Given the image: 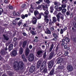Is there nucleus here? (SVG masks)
Wrapping results in <instances>:
<instances>
[{"label":"nucleus","mask_w":76,"mask_h":76,"mask_svg":"<svg viewBox=\"0 0 76 76\" xmlns=\"http://www.w3.org/2000/svg\"><path fill=\"white\" fill-rule=\"evenodd\" d=\"M21 57L22 59L25 58V55L24 54H23V55H22Z\"/></svg>","instance_id":"53"},{"label":"nucleus","mask_w":76,"mask_h":76,"mask_svg":"<svg viewBox=\"0 0 76 76\" xmlns=\"http://www.w3.org/2000/svg\"><path fill=\"white\" fill-rule=\"evenodd\" d=\"M45 34H51V31L50 30H48L47 31H45Z\"/></svg>","instance_id":"20"},{"label":"nucleus","mask_w":76,"mask_h":76,"mask_svg":"<svg viewBox=\"0 0 76 76\" xmlns=\"http://www.w3.org/2000/svg\"><path fill=\"white\" fill-rule=\"evenodd\" d=\"M57 37H55L54 38H53V39L52 40L53 41H56L57 40Z\"/></svg>","instance_id":"46"},{"label":"nucleus","mask_w":76,"mask_h":76,"mask_svg":"<svg viewBox=\"0 0 76 76\" xmlns=\"http://www.w3.org/2000/svg\"><path fill=\"white\" fill-rule=\"evenodd\" d=\"M13 8L12 5H10L9 6V9H13Z\"/></svg>","instance_id":"42"},{"label":"nucleus","mask_w":76,"mask_h":76,"mask_svg":"<svg viewBox=\"0 0 76 76\" xmlns=\"http://www.w3.org/2000/svg\"><path fill=\"white\" fill-rule=\"evenodd\" d=\"M23 59L24 61H25V62H26V61H27V59H26V58H23Z\"/></svg>","instance_id":"48"},{"label":"nucleus","mask_w":76,"mask_h":76,"mask_svg":"<svg viewBox=\"0 0 76 76\" xmlns=\"http://www.w3.org/2000/svg\"><path fill=\"white\" fill-rule=\"evenodd\" d=\"M53 36L54 37V38H58V35H57V34H55L54 33H53Z\"/></svg>","instance_id":"30"},{"label":"nucleus","mask_w":76,"mask_h":76,"mask_svg":"<svg viewBox=\"0 0 76 76\" xmlns=\"http://www.w3.org/2000/svg\"><path fill=\"white\" fill-rule=\"evenodd\" d=\"M51 30L52 31V34H53V32H54V28L53 27H52L50 28Z\"/></svg>","instance_id":"33"},{"label":"nucleus","mask_w":76,"mask_h":76,"mask_svg":"<svg viewBox=\"0 0 76 76\" xmlns=\"http://www.w3.org/2000/svg\"><path fill=\"white\" fill-rule=\"evenodd\" d=\"M46 52H45L43 56V58L44 59H45V60H46V59H47V58H48L47 55L46 54Z\"/></svg>","instance_id":"15"},{"label":"nucleus","mask_w":76,"mask_h":76,"mask_svg":"<svg viewBox=\"0 0 76 76\" xmlns=\"http://www.w3.org/2000/svg\"><path fill=\"white\" fill-rule=\"evenodd\" d=\"M56 53H57V55H58V54H59V53H60V50H59L58 52V51H57V52H56Z\"/></svg>","instance_id":"55"},{"label":"nucleus","mask_w":76,"mask_h":76,"mask_svg":"<svg viewBox=\"0 0 76 76\" xmlns=\"http://www.w3.org/2000/svg\"><path fill=\"white\" fill-rule=\"evenodd\" d=\"M40 66H41L40 65H39L38 64H37V68H39V67H40Z\"/></svg>","instance_id":"60"},{"label":"nucleus","mask_w":76,"mask_h":76,"mask_svg":"<svg viewBox=\"0 0 76 76\" xmlns=\"http://www.w3.org/2000/svg\"><path fill=\"white\" fill-rule=\"evenodd\" d=\"M32 45H30L29 46V48H30V49H32Z\"/></svg>","instance_id":"61"},{"label":"nucleus","mask_w":76,"mask_h":76,"mask_svg":"<svg viewBox=\"0 0 76 76\" xmlns=\"http://www.w3.org/2000/svg\"><path fill=\"white\" fill-rule=\"evenodd\" d=\"M42 7L44 10H48V7H45L44 5H42Z\"/></svg>","instance_id":"21"},{"label":"nucleus","mask_w":76,"mask_h":76,"mask_svg":"<svg viewBox=\"0 0 76 76\" xmlns=\"http://www.w3.org/2000/svg\"><path fill=\"white\" fill-rule=\"evenodd\" d=\"M25 6H26V4H23L21 6V7L22 8H24Z\"/></svg>","instance_id":"50"},{"label":"nucleus","mask_w":76,"mask_h":76,"mask_svg":"<svg viewBox=\"0 0 76 76\" xmlns=\"http://www.w3.org/2000/svg\"><path fill=\"white\" fill-rule=\"evenodd\" d=\"M48 11V10H46L45 11V12H44V13L46 15H48L49 13Z\"/></svg>","instance_id":"37"},{"label":"nucleus","mask_w":76,"mask_h":76,"mask_svg":"<svg viewBox=\"0 0 76 76\" xmlns=\"http://www.w3.org/2000/svg\"><path fill=\"white\" fill-rule=\"evenodd\" d=\"M73 25L75 28H76V22L73 23Z\"/></svg>","instance_id":"63"},{"label":"nucleus","mask_w":76,"mask_h":76,"mask_svg":"<svg viewBox=\"0 0 76 76\" xmlns=\"http://www.w3.org/2000/svg\"><path fill=\"white\" fill-rule=\"evenodd\" d=\"M42 72H43L44 73H48V72H47V68H45L44 69Z\"/></svg>","instance_id":"26"},{"label":"nucleus","mask_w":76,"mask_h":76,"mask_svg":"<svg viewBox=\"0 0 76 76\" xmlns=\"http://www.w3.org/2000/svg\"><path fill=\"white\" fill-rule=\"evenodd\" d=\"M41 61H40V60H39L38 61L37 64H39V65H41Z\"/></svg>","instance_id":"41"},{"label":"nucleus","mask_w":76,"mask_h":76,"mask_svg":"<svg viewBox=\"0 0 76 76\" xmlns=\"http://www.w3.org/2000/svg\"><path fill=\"white\" fill-rule=\"evenodd\" d=\"M27 44V42L26 41H24L22 47L23 48H25V47L26 46V45Z\"/></svg>","instance_id":"18"},{"label":"nucleus","mask_w":76,"mask_h":76,"mask_svg":"<svg viewBox=\"0 0 76 76\" xmlns=\"http://www.w3.org/2000/svg\"><path fill=\"white\" fill-rule=\"evenodd\" d=\"M28 60L29 61H32L34 60V54L31 53L29 54L28 58Z\"/></svg>","instance_id":"3"},{"label":"nucleus","mask_w":76,"mask_h":76,"mask_svg":"<svg viewBox=\"0 0 76 76\" xmlns=\"http://www.w3.org/2000/svg\"><path fill=\"white\" fill-rule=\"evenodd\" d=\"M12 24L15 25H16V21H13L12 22Z\"/></svg>","instance_id":"54"},{"label":"nucleus","mask_w":76,"mask_h":76,"mask_svg":"<svg viewBox=\"0 0 76 76\" xmlns=\"http://www.w3.org/2000/svg\"><path fill=\"white\" fill-rule=\"evenodd\" d=\"M37 9H40V10H41V6L40 5H39L38 7H37Z\"/></svg>","instance_id":"40"},{"label":"nucleus","mask_w":76,"mask_h":76,"mask_svg":"<svg viewBox=\"0 0 76 76\" xmlns=\"http://www.w3.org/2000/svg\"><path fill=\"white\" fill-rule=\"evenodd\" d=\"M58 5H56L55 7V8L57 11V10H58Z\"/></svg>","instance_id":"47"},{"label":"nucleus","mask_w":76,"mask_h":76,"mask_svg":"<svg viewBox=\"0 0 76 76\" xmlns=\"http://www.w3.org/2000/svg\"><path fill=\"white\" fill-rule=\"evenodd\" d=\"M8 2H9V0H5L4 1L5 3H7Z\"/></svg>","instance_id":"59"},{"label":"nucleus","mask_w":76,"mask_h":76,"mask_svg":"<svg viewBox=\"0 0 76 76\" xmlns=\"http://www.w3.org/2000/svg\"><path fill=\"white\" fill-rule=\"evenodd\" d=\"M53 18V21H52V23H56L57 21V18L55 17H53L52 18Z\"/></svg>","instance_id":"14"},{"label":"nucleus","mask_w":76,"mask_h":76,"mask_svg":"<svg viewBox=\"0 0 76 76\" xmlns=\"http://www.w3.org/2000/svg\"><path fill=\"white\" fill-rule=\"evenodd\" d=\"M30 33L32 34V35H36V33L35 32V31H31Z\"/></svg>","instance_id":"27"},{"label":"nucleus","mask_w":76,"mask_h":76,"mask_svg":"<svg viewBox=\"0 0 76 76\" xmlns=\"http://www.w3.org/2000/svg\"><path fill=\"white\" fill-rule=\"evenodd\" d=\"M61 16L60 17V16ZM56 17L57 18V19L58 22H60V18L62 20H64V15L62 14L61 12H59L58 14L56 15Z\"/></svg>","instance_id":"2"},{"label":"nucleus","mask_w":76,"mask_h":76,"mask_svg":"<svg viewBox=\"0 0 76 76\" xmlns=\"http://www.w3.org/2000/svg\"><path fill=\"white\" fill-rule=\"evenodd\" d=\"M35 69V66H32L31 67L30 69V73H33V72H34Z\"/></svg>","instance_id":"9"},{"label":"nucleus","mask_w":76,"mask_h":76,"mask_svg":"<svg viewBox=\"0 0 76 76\" xmlns=\"http://www.w3.org/2000/svg\"><path fill=\"white\" fill-rule=\"evenodd\" d=\"M23 49L22 48H20L19 50V52L20 54H22L23 53Z\"/></svg>","instance_id":"17"},{"label":"nucleus","mask_w":76,"mask_h":76,"mask_svg":"<svg viewBox=\"0 0 76 76\" xmlns=\"http://www.w3.org/2000/svg\"><path fill=\"white\" fill-rule=\"evenodd\" d=\"M50 9L51 10H54V9H53V6L50 7Z\"/></svg>","instance_id":"56"},{"label":"nucleus","mask_w":76,"mask_h":76,"mask_svg":"<svg viewBox=\"0 0 76 76\" xmlns=\"http://www.w3.org/2000/svg\"><path fill=\"white\" fill-rule=\"evenodd\" d=\"M68 54H69V52L67 51H66L65 52V55L66 56H67L68 55Z\"/></svg>","instance_id":"44"},{"label":"nucleus","mask_w":76,"mask_h":76,"mask_svg":"<svg viewBox=\"0 0 76 76\" xmlns=\"http://www.w3.org/2000/svg\"><path fill=\"white\" fill-rule=\"evenodd\" d=\"M52 22H51V21H50L49 22V25H52Z\"/></svg>","instance_id":"62"},{"label":"nucleus","mask_w":76,"mask_h":76,"mask_svg":"<svg viewBox=\"0 0 76 76\" xmlns=\"http://www.w3.org/2000/svg\"><path fill=\"white\" fill-rule=\"evenodd\" d=\"M37 18L38 19H40L41 18V15H39L38 17H37Z\"/></svg>","instance_id":"39"},{"label":"nucleus","mask_w":76,"mask_h":76,"mask_svg":"<svg viewBox=\"0 0 76 76\" xmlns=\"http://www.w3.org/2000/svg\"><path fill=\"white\" fill-rule=\"evenodd\" d=\"M53 65L54 62L52 61H51L49 62L48 63L49 68V69L51 68L53 66Z\"/></svg>","instance_id":"7"},{"label":"nucleus","mask_w":76,"mask_h":76,"mask_svg":"<svg viewBox=\"0 0 76 76\" xmlns=\"http://www.w3.org/2000/svg\"><path fill=\"white\" fill-rule=\"evenodd\" d=\"M29 52H30V50H29V48H26L25 50V53H26V55L27 56H28L29 54Z\"/></svg>","instance_id":"11"},{"label":"nucleus","mask_w":76,"mask_h":76,"mask_svg":"<svg viewBox=\"0 0 76 76\" xmlns=\"http://www.w3.org/2000/svg\"><path fill=\"white\" fill-rule=\"evenodd\" d=\"M61 7L62 8H66V4H62L61 5Z\"/></svg>","instance_id":"35"},{"label":"nucleus","mask_w":76,"mask_h":76,"mask_svg":"<svg viewBox=\"0 0 76 76\" xmlns=\"http://www.w3.org/2000/svg\"><path fill=\"white\" fill-rule=\"evenodd\" d=\"M54 47V45L53 44H52L51 46L50 47V48L49 49V52H51L52 51V50H53V48Z\"/></svg>","instance_id":"19"},{"label":"nucleus","mask_w":76,"mask_h":76,"mask_svg":"<svg viewBox=\"0 0 76 76\" xmlns=\"http://www.w3.org/2000/svg\"><path fill=\"white\" fill-rule=\"evenodd\" d=\"M70 18H72V16H73V13H71V14L70 15Z\"/></svg>","instance_id":"64"},{"label":"nucleus","mask_w":76,"mask_h":76,"mask_svg":"<svg viewBox=\"0 0 76 76\" xmlns=\"http://www.w3.org/2000/svg\"><path fill=\"white\" fill-rule=\"evenodd\" d=\"M66 10H66V9H64L62 10L61 12H62V13H66Z\"/></svg>","instance_id":"31"},{"label":"nucleus","mask_w":76,"mask_h":76,"mask_svg":"<svg viewBox=\"0 0 76 76\" xmlns=\"http://www.w3.org/2000/svg\"><path fill=\"white\" fill-rule=\"evenodd\" d=\"M12 49H13V44H11L9 46L8 50L9 51H10Z\"/></svg>","instance_id":"16"},{"label":"nucleus","mask_w":76,"mask_h":76,"mask_svg":"<svg viewBox=\"0 0 76 76\" xmlns=\"http://www.w3.org/2000/svg\"><path fill=\"white\" fill-rule=\"evenodd\" d=\"M67 70L69 72H72L74 70L73 67L72 65H68L67 66Z\"/></svg>","instance_id":"5"},{"label":"nucleus","mask_w":76,"mask_h":76,"mask_svg":"<svg viewBox=\"0 0 76 76\" xmlns=\"http://www.w3.org/2000/svg\"><path fill=\"white\" fill-rule=\"evenodd\" d=\"M21 18H22V19H25V15H21Z\"/></svg>","instance_id":"52"},{"label":"nucleus","mask_w":76,"mask_h":76,"mask_svg":"<svg viewBox=\"0 0 76 76\" xmlns=\"http://www.w3.org/2000/svg\"><path fill=\"white\" fill-rule=\"evenodd\" d=\"M0 12H3V10L2 8H0Z\"/></svg>","instance_id":"58"},{"label":"nucleus","mask_w":76,"mask_h":76,"mask_svg":"<svg viewBox=\"0 0 76 76\" xmlns=\"http://www.w3.org/2000/svg\"><path fill=\"white\" fill-rule=\"evenodd\" d=\"M70 15V12L69 11H67L66 12V15H67V16H69Z\"/></svg>","instance_id":"34"},{"label":"nucleus","mask_w":76,"mask_h":76,"mask_svg":"<svg viewBox=\"0 0 76 76\" xmlns=\"http://www.w3.org/2000/svg\"><path fill=\"white\" fill-rule=\"evenodd\" d=\"M21 24H22V22H20V21H19L18 23V25L19 26H20Z\"/></svg>","instance_id":"45"},{"label":"nucleus","mask_w":76,"mask_h":76,"mask_svg":"<svg viewBox=\"0 0 76 76\" xmlns=\"http://www.w3.org/2000/svg\"><path fill=\"white\" fill-rule=\"evenodd\" d=\"M61 59H60L59 60H58V61H57V63H58V64L59 63H61Z\"/></svg>","instance_id":"43"},{"label":"nucleus","mask_w":76,"mask_h":76,"mask_svg":"<svg viewBox=\"0 0 76 76\" xmlns=\"http://www.w3.org/2000/svg\"><path fill=\"white\" fill-rule=\"evenodd\" d=\"M45 20V22H46L47 23H48V22H49V19H44Z\"/></svg>","instance_id":"38"},{"label":"nucleus","mask_w":76,"mask_h":76,"mask_svg":"<svg viewBox=\"0 0 76 76\" xmlns=\"http://www.w3.org/2000/svg\"><path fill=\"white\" fill-rule=\"evenodd\" d=\"M7 52L4 50H2L1 52V54L4 55Z\"/></svg>","instance_id":"22"},{"label":"nucleus","mask_w":76,"mask_h":76,"mask_svg":"<svg viewBox=\"0 0 76 76\" xmlns=\"http://www.w3.org/2000/svg\"><path fill=\"white\" fill-rule=\"evenodd\" d=\"M12 56H16L17 55V51L15 49H13L11 53Z\"/></svg>","instance_id":"8"},{"label":"nucleus","mask_w":76,"mask_h":76,"mask_svg":"<svg viewBox=\"0 0 76 76\" xmlns=\"http://www.w3.org/2000/svg\"><path fill=\"white\" fill-rule=\"evenodd\" d=\"M42 53H43V51L42 50H39L36 53V55L38 57H39V56H41L42 54Z\"/></svg>","instance_id":"6"},{"label":"nucleus","mask_w":76,"mask_h":76,"mask_svg":"<svg viewBox=\"0 0 76 76\" xmlns=\"http://www.w3.org/2000/svg\"><path fill=\"white\" fill-rule=\"evenodd\" d=\"M65 40L66 41V42H70V39L67 37H66L65 38Z\"/></svg>","instance_id":"28"},{"label":"nucleus","mask_w":76,"mask_h":76,"mask_svg":"<svg viewBox=\"0 0 76 76\" xmlns=\"http://www.w3.org/2000/svg\"><path fill=\"white\" fill-rule=\"evenodd\" d=\"M34 15L35 16H37V15H38L39 13L38 11L37 10H36L34 11Z\"/></svg>","instance_id":"29"},{"label":"nucleus","mask_w":76,"mask_h":76,"mask_svg":"<svg viewBox=\"0 0 76 76\" xmlns=\"http://www.w3.org/2000/svg\"><path fill=\"white\" fill-rule=\"evenodd\" d=\"M38 29L39 31H40L41 32V31H42V27H41L40 26H38Z\"/></svg>","instance_id":"23"},{"label":"nucleus","mask_w":76,"mask_h":76,"mask_svg":"<svg viewBox=\"0 0 76 76\" xmlns=\"http://www.w3.org/2000/svg\"><path fill=\"white\" fill-rule=\"evenodd\" d=\"M63 29H61L60 31V34H63Z\"/></svg>","instance_id":"49"},{"label":"nucleus","mask_w":76,"mask_h":76,"mask_svg":"<svg viewBox=\"0 0 76 76\" xmlns=\"http://www.w3.org/2000/svg\"><path fill=\"white\" fill-rule=\"evenodd\" d=\"M54 4L55 5H58V6H60V5H61V4H60V3L58 2H55L54 3Z\"/></svg>","instance_id":"24"},{"label":"nucleus","mask_w":76,"mask_h":76,"mask_svg":"<svg viewBox=\"0 0 76 76\" xmlns=\"http://www.w3.org/2000/svg\"><path fill=\"white\" fill-rule=\"evenodd\" d=\"M13 68L15 70H19L21 69H23V62L20 61H15L13 65Z\"/></svg>","instance_id":"1"},{"label":"nucleus","mask_w":76,"mask_h":76,"mask_svg":"<svg viewBox=\"0 0 76 76\" xmlns=\"http://www.w3.org/2000/svg\"><path fill=\"white\" fill-rule=\"evenodd\" d=\"M54 69H53L50 72V75H53V73H54Z\"/></svg>","instance_id":"25"},{"label":"nucleus","mask_w":76,"mask_h":76,"mask_svg":"<svg viewBox=\"0 0 76 76\" xmlns=\"http://www.w3.org/2000/svg\"><path fill=\"white\" fill-rule=\"evenodd\" d=\"M65 41V40L64 39H62V41H60V42H64Z\"/></svg>","instance_id":"57"},{"label":"nucleus","mask_w":76,"mask_h":76,"mask_svg":"<svg viewBox=\"0 0 76 76\" xmlns=\"http://www.w3.org/2000/svg\"><path fill=\"white\" fill-rule=\"evenodd\" d=\"M4 39V41H8L9 39V37L8 36L4 34L3 35Z\"/></svg>","instance_id":"12"},{"label":"nucleus","mask_w":76,"mask_h":76,"mask_svg":"<svg viewBox=\"0 0 76 76\" xmlns=\"http://www.w3.org/2000/svg\"><path fill=\"white\" fill-rule=\"evenodd\" d=\"M45 63L44 62H43L42 63V65H41L40 71L41 72L42 71V70H43L44 68L45 67Z\"/></svg>","instance_id":"13"},{"label":"nucleus","mask_w":76,"mask_h":76,"mask_svg":"<svg viewBox=\"0 0 76 76\" xmlns=\"http://www.w3.org/2000/svg\"><path fill=\"white\" fill-rule=\"evenodd\" d=\"M44 1L45 2H46L48 4H49L50 3V1L49 0H44Z\"/></svg>","instance_id":"36"},{"label":"nucleus","mask_w":76,"mask_h":76,"mask_svg":"<svg viewBox=\"0 0 76 76\" xmlns=\"http://www.w3.org/2000/svg\"><path fill=\"white\" fill-rule=\"evenodd\" d=\"M54 53V50H53L50 54L48 58V60H51V59H52V58H53Z\"/></svg>","instance_id":"4"},{"label":"nucleus","mask_w":76,"mask_h":76,"mask_svg":"<svg viewBox=\"0 0 76 76\" xmlns=\"http://www.w3.org/2000/svg\"><path fill=\"white\" fill-rule=\"evenodd\" d=\"M63 8L62 7H59L58 8V10L57 11H58V12H60L61 10H62Z\"/></svg>","instance_id":"32"},{"label":"nucleus","mask_w":76,"mask_h":76,"mask_svg":"<svg viewBox=\"0 0 76 76\" xmlns=\"http://www.w3.org/2000/svg\"><path fill=\"white\" fill-rule=\"evenodd\" d=\"M37 21V19L35 17H33V20H32V23L33 24L35 25Z\"/></svg>","instance_id":"10"},{"label":"nucleus","mask_w":76,"mask_h":76,"mask_svg":"<svg viewBox=\"0 0 76 76\" xmlns=\"http://www.w3.org/2000/svg\"><path fill=\"white\" fill-rule=\"evenodd\" d=\"M31 8L30 9V10H31V9H33L34 8H33V7H32V4H31Z\"/></svg>","instance_id":"51"}]
</instances>
